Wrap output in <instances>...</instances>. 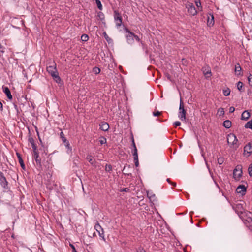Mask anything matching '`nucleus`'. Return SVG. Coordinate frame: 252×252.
Returning a JSON list of instances; mask_svg holds the SVG:
<instances>
[{"instance_id":"nucleus-1","label":"nucleus","mask_w":252,"mask_h":252,"mask_svg":"<svg viewBox=\"0 0 252 252\" xmlns=\"http://www.w3.org/2000/svg\"><path fill=\"white\" fill-rule=\"evenodd\" d=\"M227 141L231 147H233L235 149L238 148L239 145L237 144L238 139L234 134L230 133L228 134Z\"/></svg>"},{"instance_id":"nucleus-2","label":"nucleus","mask_w":252,"mask_h":252,"mask_svg":"<svg viewBox=\"0 0 252 252\" xmlns=\"http://www.w3.org/2000/svg\"><path fill=\"white\" fill-rule=\"evenodd\" d=\"M186 8L188 10V12L190 16H195L197 14V11L193 3L187 2L186 4Z\"/></svg>"},{"instance_id":"nucleus-3","label":"nucleus","mask_w":252,"mask_h":252,"mask_svg":"<svg viewBox=\"0 0 252 252\" xmlns=\"http://www.w3.org/2000/svg\"><path fill=\"white\" fill-rule=\"evenodd\" d=\"M114 18L116 22V25L117 28L120 27L122 25V17L118 10H114Z\"/></svg>"},{"instance_id":"nucleus-4","label":"nucleus","mask_w":252,"mask_h":252,"mask_svg":"<svg viewBox=\"0 0 252 252\" xmlns=\"http://www.w3.org/2000/svg\"><path fill=\"white\" fill-rule=\"evenodd\" d=\"M242 166L241 165H238L236 166L233 171V177L235 180H238L242 176Z\"/></svg>"},{"instance_id":"nucleus-5","label":"nucleus","mask_w":252,"mask_h":252,"mask_svg":"<svg viewBox=\"0 0 252 252\" xmlns=\"http://www.w3.org/2000/svg\"><path fill=\"white\" fill-rule=\"evenodd\" d=\"M186 111L184 108V103L181 97H180L179 117L181 120L183 121L186 119Z\"/></svg>"},{"instance_id":"nucleus-6","label":"nucleus","mask_w":252,"mask_h":252,"mask_svg":"<svg viewBox=\"0 0 252 252\" xmlns=\"http://www.w3.org/2000/svg\"><path fill=\"white\" fill-rule=\"evenodd\" d=\"M124 30L126 33H128L126 36L127 43L130 44H133L134 42V33L130 31L129 29L126 27L124 28Z\"/></svg>"},{"instance_id":"nucleus-7","label":"nucleus","mask_w":252,"mask_h":252,"mask_svg":"<svg viewBox=\"0 0 252 252\" xmlns=\"http://www.w3.org/2000/svg\"><path fill=\"white\" fill-rule=\"evenodd\" d=\"M94 228L98 232L99 236L102 238L103 241H105V238L104 235V231L102 227L100 225L99 223L97 222L94 226Z\"/></svg>"},{"instance_id":"nucleus-8","label":"nucleus","mask_w":252,"mask_h":252,"mask_svg":"<svg viewBox=\"0 0 252 252\" xmlns=\"http://www.w3.org/2000/svg\"><path fill=\"white\" fill-rule=\"evenodd\" d=\"M0 185L5 189H8V182L3 173L0 171Z\"/></svg>"},{"instance_id":"nucleus-9","label":"nucleus","mask_w":252,"mask_h":252,"mask_svg":"<svg viewBox=\"0 0 252 252\" xmlns=\"http://www.w3.org/2000/svg\"><path fill=\"white\" fill-rule=\"evenodd\" d=\"M46 69L48 72L50 74L51 76L58 73L56 68V64L55 62L53 63L52 65L47 66Z\"/></svg>"},{"instance_id":"nucleus-10","label":"nucleus","mask_w":252,"mask_h":252,"mask_svg":"<svg viewBox=\"0 0 252 252\" xmlns=\"http://www.w3.org/2000/svg\"><path fill=\"white\" fill-rule=\"evenodd\" d=\"M32 156L36 162L37 165L41 166V160L39 158L38 152H36L35 151L34 153H33Z\"/></svg>"},{"instance_id":"nucleus-11","label":"nucleus","mask_w":252,"mask_h":252,"mask_svg":"<svg viewBox=\"0 0 252 252\" xmlns=\"http://www.w3.org/2000/svg\"><path fill=\"white\" fill-rule=\"evenodd\" d=\"M244 153H247L249 155L252 153V142H249L244 148Z\"/></svg>"},{"instance_id":"nucleus-12","label":"nucleus","mask_w":252,"mask_h":252,"mask_svg":"<svg viewBox=\"0 0 252 252\" xmlns=\"http://www.w3.org/2000/svg\"><path fill=\"white\" fill-rule=\"evenodd\" d=\"M100 126V129L104 131H107L108 130L109 128V124L105 122H102L99 124Z\"/></svg>"},{"instance_id":"nucleus-13","label":"nucleus","mask_w":252,"mask_h":252,"mask_svg":"<svg viewBox=\"0 0 252 252\" xmlns=\"http://www.w3.org/2000/svg\"><path fill=\"white\" fill-rule=\"evenodd\" d=\"M236 191L237 193H240L242 195H244L246 192V188L244 185H239L236 189Z\"/></svg>"},{"instance_id":"nucleus-14","label":"nucleus","mask_w":252,"mask_h":252,"mask_svg":"<svg viewBox=\"0 0 252 252\" xmlns=\"http://www.w3.org/2000/svg\"><path fill=\"white\" fill-rule=\"evenodd\" d=\"M214 24V17L212 14H210L208 16L207 25L209 27H212Z\"/></svg>"},{"instance_id":"nucleus-15","label":"nucleus","mask_w":252,"mask_h":252,"mask_svg":"<svg viewBox=\"0 0 252 252\" xmlns=\"http://www.w3.org/2000/svg\"><path fill=\"white\" fill-rule=\"evenodd\" d=\"M86 159L89 161V162L93 166H95L96 162L95 159L94 158L93 156L91 155H88L86 156Z\"/></svg>"},{"instance_id":"nucleus-16","label":"nucleus","mask_w":252,"mask_h":252,"mask_svg":"<svg viewBox=\"0 0 252 252\" xmlns=\"http://www.w3.org/2000/svg\"><path fill=\"white\" fill-rule=\"evenodd\" d=\"M16 156L18 158V160H19V162L20 164V166L21 167V168L25 170V165L24 164V161H23V160L22 159V157L21 156V154L18 152L16 153Z\"/></svg>"},{"instance_id":"nucleus-17","label":"nucleus","mask_w":252,"mask_h":252,"mask_svg":"<svg viewBox=\"0 0 252 252\" xmlns=\"http://www.w3.org/2000/svg\"><path fill=\"white\" fill-rule=\"evenodd\" d=\"M147 197L149 198L151 202H154L156 200V196L154 193L151 191H147Z\"/></svg>"},{"instance_id":"nucleus-18","label":"nucleus","mask_w":252,"mask_h":252,"mask_svg":"<svg viewBox=\"0 0 252 252\" xmlns=\"http://www.w3.org/2000/svg\"><path fill=\"white\" fill-rule=\"evenodd\" d=\"M242 70V68L239 63H237L235 66V72L237 76L242 75V74L241 73V71Z\"/></svg>"},{"instance_id":"nucleus-19","label":"nucleus","mask_w":252,"mask_h":252,"mask_svg":"<svg viewBox=\"0 0 252 252\" xmlns=\"http://www.w3.org/2000/svg\"><path fill=\"white\" fill-rule=\"evenodd\" d=\"M250 117V113L248 111H244L241 115V119L243 120H247Z\"/></svg>"},{"instance_id":"nucleus-20","label":"nucleus","mask_w":252,"mask_h":252,"mask_svg":"<svg viewBox=\"0 0 252 252\" xmlns=\"http://www.w3.org/2000/svg\"><path fill=\"white\" fill-rule=\"evenodd\" d=\"M237 87L238 90L240 92H244V91H245V88H244V84H243V82H242L241 81H239V82L237 83Z\"/></svg>"},{"instance_id":"nucleus-21","label":"nucleus","mask_w":252,"mask_h":252,"mask_svg":"<svg viewBox=\"0 0 252 252\" xmlns=\"http://www.w3.org/2000/svg\"><path fill=\"white\" fill-rule=\"evenodd\" d=\"M54 80L58 83H60L61 82V79L59 76L58 72L52 76Z\"/></svg>"},{"instance_id":"nucleus-22","label":"nucleus","mask_w":252,"mask_h":252,"mask_svg":"<svg viewBox=\"0 0 252 252\" xmlns=\"http://www.w3.org/2000/svg\"><path fill=\"white\" fill-rule=\"evenodd\" d=\"M223 126L226 128H229L231 126V122L229 120H225L223 122Z\"/></svg>"},{"instance_id":"nucleus-23","label":"nucleus","mask_w":252,"mask_h":252,"mask_svg":"<svg viewBox=\"0 0 252 252\" xmlns=\"http://www.w3.org/2000/svg\"><path fill=\"white\" fill-rule=\"evenodd\" d=\"M2 89L3 93H5V94H11L10 91L8 87L3 86Z\"/></svg>"},{"instance_id":"nucleus-24","label":"nucleus","mask_w":252,"mask_h":252,"mask_svg":"<svg viewBox=\"0 0 252 252\" xmlns=\"http://www.w3.org/2000/svg\"><path fill=\"white\" fill-rule=\"evenodd\" d=\"M106 172L111 173L112 171V167L110 164H106L105 167Z\"/></svg>"},{"instance_id":"nucleus-25","label":"nucleus","mask_w":252,"mask_h":252,"mask_svg":"<svg viewBox=\"0 0 252 252\" xmlns=\"http://www.w3.org/2000/svg\"><path fill=\"white\" fill-rule=\"evenodd\" d=\"M246 128H249L252 130V119L245 125Z\"/></svg>"},{"instance_id":"nucleus-26","label":"nucleus","mask_w":252,"mask_h":252,"mask_svg":"<svg viewBox=\"0 0 252 252\" xmlns=\"http://www.w3.org/2000/svg\"><path fill=\"white\" fill-rule=\"evenodd\" d=\"M97 17L99 18V19L103 22L105 20V16L103 12H99L97 13Z\"/></svg>"},{"instance_id":"nucleus-27","label":"nucleus","mask_w":252,"mask_h":252,"mask_svg":"<svg viewBox=\"0 0 252 252\" xmlns=\"http://www.w3.org/2000/svg\"><path fill=\"white\" fill-rule=\"evenodd\" d=\"M165 75L168 80H169L171 83L173 82L172 74H170L168 72H165Z\"/></svg>"},{"instance_id":"nucleus-28","label":"nucleus","mask_w":252,"mask_h":252,"mask_svg":"<svg viewBox=\"0 0 252 252\" xmlns=\"http://www.w3.org/2000/svg\"><path fill=\"white\" fill-rule=\"evenodd\" d=\"M103 34L105 39L109 43H111L112 41V39L108 36L106 32H104Z\"/></svg>"},{"instance_id":"nucleus-29","label":"nucleus","mask_w":252,"mask_h":252,"mask_svg":"<svg viewBox=\"0 0 252 252\" xmlns=\"http://www.w3.org/2000/svg\"><path fill=\"white\" fill-rule=\"evenodd\" d=\"M94 0L95 1V2L97 4L98 8L100 10H102V5L101 4V1H100V0Z\"/></svg>"},{"instance_id":"nucleus-30","label":"nucleus","mask_w":252,"mask_h":252,"mask_svg":"<svg viewBox=\"0 0 252 252\" xmlns=\"http://www.w3.org/2000/svg\"><path fill=\"white\" fill-rule=\"evenodd\" d=\"M224 161V158L223 157H220L218 158L217 162L219 165H221Z\"/></svg>"},{"instance_id":"nucleus-31","label":"nucleus","mask_w":252,"mask_h":252,"mask_svg":"<svg viewBox=\"0 0 252 252\" xmlns=\"http://www.w3.org/2000/svg\"><path fill=\"white\" fill-rule=\"evenodd\" d=\"M81 39L82 41H87L89 39V36L87 34H84L81 36Z\"/></svg>"},{"instance_id":"nucleus-32","label":"nucleus","mask_w":252,"mask_h":252,"mask_svg":"<svg viewBox=\"0 0 252 252\" xmlns=\"http://www.w3.org/2000/svg\"><path fill=\"white\" fill-rule=\"evenodd\" d=\"M93 72L95 74H98L100 72V69L97 67H94L93 69Z\"/></svg>"},{"instance_id":"nucleus-33","label":"nucleus","mask_w":252,"mask_h":252,"mask_svg":"<svg viewBox=\"0 0 252 252\" xmlns=\"http://www.w3.org/2000/svg\"><path fill=\"white\" fill-rule=\"evenodd\" d=\"M133 161L135 166L138 167L139 166L138 157H133Z\"/></svg>"},{"instance_id":"nucleus-34","label":"nucleus","mask_w":252,"mask_h":252,"mask_svg":"<svg viewBox=\"0 0 252 252\" xmlns=\"http://www.w3.org/2000/svg\"><path fill=\"white\" fill-rule=\"evenodd\" d=\"M248 81L249 85L252 86V75L251 74H249L248 76Z\"/></svg>"},{"instance_id":"nucleus-35","label":"nucleus","mask_w":252,"mask_h":252,"mask_svg":"<svg viewBox=\"0 0 252 252\" xmlns=\"http://www.w3.org/2000/svg\"><path fill=\"white\" fill-rule=\"evenodd\" d=\"M230 89L228 88H227L226 89L223 90V94H230Z\"/></svg>"},{"instance_id":"nucleus-36","label":"nucleus","mask_w":252,"mask_h":252,"mask_svg":"<svg viewBox=\"0 0 252 252\" xmlns=\"http://www.w3.org/2000/svg\"><path fill=\"white\" fill-rule=\"evenodd\" d=\"M218 113L220 116L223 115L224 114V111L223 108H220L218 110Z\"/></svg>"},{"instance_id":"nucleus-37","label":"nucleus","mask_w":252,"mask_h":252,"mask_svg":"<svg viewBox=\"0 0 252 252\" xmlns=\"http://www.w3.org/2000/svg\"><path fill=\"white\" fill-rule=\"evenodd\" d=\"M248 172L249 175L251 177H252V163L249 166V167L248 168Z\"/></svg>"},{"instance_id":"nucleus-38","label":"nucleus","mask_w":252,"mask_h":252,"mask_svg":"<svg viewBox=\"0 0 252 252\" xmlns=\"http://www.w3.org/2000/svg\"><path fill=\"white\" fill-rule=\"evenodd\" d=\"M60 136H61V138L62 139V140L64 142H66L67 140H66V138L64 137V134L63 133V132H61L60 133Z\"/></svg>"},{"instance_id":"nucleus-39","label":"nucleus","mask_w":252,"mask_h":252,"mask_svg":"<svg viewBox=\"0 0 252 252\" xmlns=\"http://www.w3.org/2000/svg\"><path fill=\"white\" fill-rule=\"evenodd\" d=\"M206 70H203V73H204V74L206 76L208 74H209L210 76L211 75V69L210 68H209L208 69L207 71H205Z\"/></svg>"},{"instance_id":"nucleus-40","label":"nucleus","mask_w":252,"mask_h":252,"mask_svg":"<svg viewBox=\"0 0 252 252\" xmlns=\"http://www.w3.org/2000/svg\"><path fill=\"white\" fill-rule=\"evenodd\" d=\"M195 4L197 7H200L201 8H202L201 3L200 0H195Z\"/></svg>"},{"instance_id":"nucleus-41","label":"nucleus","mask_w":252,"mask_h":252,"mask_svg":"<svg viewBox=\"0 0 252 252\" xmlns=\"http://www.w3.org/2000/svg\"><path fill=\"white\" fill-rule=\"evenodd\" d=\"M161 114V112L158 111H154L153 112V115L154 116H159Z\"/></svg>"},{"instance_id":"nucleus-42","label":"nucleus","mask_w":252,"mask_h":252,"mask_svg":"<svg viewBox=\"0 0 252 252\" xmlns=\"http://www.w3.org/2000/svg\"><path fill=\"white\" fill-rule=\"evenodd\" d=\"M29 142L31 144V145L32 146V144H34V141L33 138L32 137H29L28 139Z\"/></svg>"},{"instance_id":"nucleus-43","label":"nucleus","mask_w":252,"mask_h":252,"mask_svg":"<svg viewBox=\"0 0 252 252\" xmlns=\"http://www.w3.org/2000/svg\"><path fill=\"white\" fill-rule=\"evenodd\" d=\"M32 148L33 149V153H34L35 151H36V152H38V149H37V147L36 146L35 144H32Z\"/></svg>"},{"instance_id":"nucleus-44","label":"nucleus","mask_w":252,"mask_h":252,"mask_svg":"<svg viewBox=\"0 0 252 252\" xmlns=\"http://www.w3.org/2000/svg\"><path fill=\"white\" fill-rule=\"evenodd\" d=\"M107 142L106 141V139L105 138H103L102 139H101L100 141H99V142L102 145V144H104L105 143H106Z\"/></svg>"},{"instance_id":"nucleus-45","label":"nucleus","mask_w":252,"mask_h":252,"mask_svg":"<svg viewBox=\"0 0 252 252\" xmlns=\"http://www.w3.org/2000/svg\"><path fill=\"white\" fill-rule=\"evenodd\" d=\"M131 140H132V145L133 147V149H134V148H136V146L135 143L134 142V138L133 136L131 138Z\"/></svg>"},{"instance_id":"nucleus-46","label":"nucleus","mask_w":252,"mask_h":252,"mask_svg":"<svg viewBox=\"0 0 252 252\" xmlns=\"http://www.w3.org/2000/svg\"><path fill=\"white\" fill-rule=\"evenodd\" d=\"M137 252H146V251L142 248H138L137 250Z\"/></svg>"},{"instance_id":"nucleus-47","label":"nucleus","mask_w":252,"mask_h":252,"mask_svg":"<svg viewBox=\"0 0 252 252\" xmlns=\"http://www.w3.org/2000/svg\"><path fill=\"white\" fill-rule=\"evenodd\" d=\"M70 247H71V248L72 249V251L73 252H77L75 249V248L74 247V246L72 244H70Z\"/></svg>"},{"instance_id":"nucleus-48","label":"nucleus","mask_w":252,"mask_h":252,"mask_svg":"<svg viewBox=\"0 0 252 252\" xmlns=\"http://www.w3.org/2000/svg\"><path fill=\"white\" fill-rule=\"evenodd\" d=\"M134 38H135V39L136 41H138V42H139V41H140V38L139 37V36H137V35H135V34H134Z\"/></svg>"},{"instance_id":"nucleus-49","label":"nucleus","mask_w":252,"mask_h":252,"mask_svg":"<svg viewBox=\"0 0 252 252\" xmlns=\"http://www.w3.org/2000/svg\"><path fill=\"white\" fill-rule=\"evenodd\" d=\"M235 111V108L234 107H230L229 108V112L233 113Z\"/></svg>"},{"instance_id":"nucleus-50","label":"nucleus","mask_w":252,"mask_h":252,"mask_svg":"<svg viewBox=\"0 0 252 252\" xmlns=\"http://www.w3.org/2000/svg\"><path fill=\"white\" fill-rule=\"evenodd\" d=\"M129 191V188H124L122 190V191H124V192H128Z\"/></svg>"},{"instance_id":"nucleus-51","label":"nucleus","mask_w":252,"mask_h":252,"mask_svg":"<svg viewBox=\"0 0 252 252\" xmlns=\"http://www.w3.org/2000/svg\"><path fill=\"white\" fill-rule=\"evenodd\" d=\"M181 124V123L179 121H176L175 122H174V125H175V126H179Z\"/></svg>"},{"instance_id":"nucleus-52","label":"nucleus","mask_w":252,"mask_h":252,"mask_svg":"<svg viewBox=\"0 0 252 252\" xmlns=\"http://www.w3.org/2000/svg\"><path fill=\"white\" fill-rule=\"evenodd\" d=\"M7 98L9 100H11L12 99V98H13V95H7Z\"/></svg>"},{"instance_id":"nucleus-53","label":"nucleus","mask_w":252,"mask_h":252,"mask_svg":"<svg viewBox=\"0 0 252 252\" xmlns=\"http://www.w3.org/2000/svg\"><path fill=\"white\" fill-rule=\"evenodd\" d=\"M65 143V145L68 148H69V143L68 141H67L66 142H64Z\"/></svg>"},{"instance_id":"nucleus-54","label":"nucleus","mask_w":252,"mask_h":252,"mask_svg":"<svg viewBox=\"0 0 252 252\" xmlns=\"http://www.w3.org/2000/svg\"><path fill=\"white\" fill-rule=\"evenodd\" d=\"M133 153H138V151H137V148H135L133 149Z\"/></svg>"},{"instance_id":"nucleus-55","label":"nucleus","mask_w":252,"mask_h":252,"mask_svg":"<svg viewBox=\"0 0 252 252\" xmlns=\"http://www.w3.org/2000/svg\"><path fill=\"white\" fill-rule=\"evenodd\" d=\"M2 108H3L2 103L0 101V109H1V110H2Z\"/></svg>"},{"instance_id":"nucleus-56","label":"nucleus","mask_w":252,"mask_h":252,"mask_svg":"<svg viewBox=\"0 0 252 252\" xmlns=\"http://www.w3.org/2000/svg\"><path fill=\"white\" fill-rule=\"evenodd\" d=\"M132 155L133 157H137L138 156V153H134L132 152Z\"/></svg>"},{"instance_id":"nucleus-57","label":"nucleus","mask_w":252,"mask_h":252,"mask_svg":"<svg viewBox=\"0 0 252 252\" xmlns=\"http://www.w3.org/2000/svg\"><path fill=\"white\" fill-rule=\"evenodd\" d=\"M26 96L27 95H22V97L24 98L25 101H27Z\"/></svg>"},{"instance_id":"nucleus-58","label":"nucleus","mask_w":252,"mask_h":252,"mask_svg":"<svg viewBox=\"0 0 252 252\" xmlns=\"http://www.w3.org/2000/svg\"><path fill=\"white\" fill-rule=\"evenodd\" d=\"M247 221H249H249L252 222V218H248V220H247Z\"/></svg>"},{"instance_id":"nucleus-59","label":"nucleus","mask_w":252,"mask_h":252,"mask_svg":"<svg viewBox=\"0 0 252 252\" xmlns=\"http://www.w3.org/2000/svg\"><path fill=\"white\" fill-rule=\"evenodd\" d=\"M167 181L169 183H170L171 184H172V183H171L170 182V179H167Z\"/></svg>"},{"instance_id":"nucleus-60","label":"nucleus","mask_w":252,"mask_h":252,"mask_svg":"<svg viewBox=\"0 0 252 252\" xmlns=\"http://www.w3.org/2000/svg\"><path fill=\"white\" fill-rule=\"evenodd\" d=\"M174 187H175L176 186V184L175 183H174Z\"/></svg>"},{"instance_id":"nucleus-61","label":"nucleus","mask_w":252,"mask_h":252,"mask_svg":"<svg viewBox=\"0 0 252 252\" xmlns=\"http://www.w3.org/2000/svg\"><path fill=\"white\" fill-rule=\"evenodd\" d=\"M161 94H163V90H161Z\"/></svg>"},{"instance_id":"nucleus-62","label":"nucleus","mask_w":252,"mask_h":252,"mask_svg":"<svg viewBox=\"0 0 252 252\" xmlns=\"http://www.w3.org/2000/svg\"><path fill=\"white\" fill-rule=\"evenodd\" d=\"M175 152H176V150H175V149H174V153H175Z\"/></svg>"}]
</instances>
